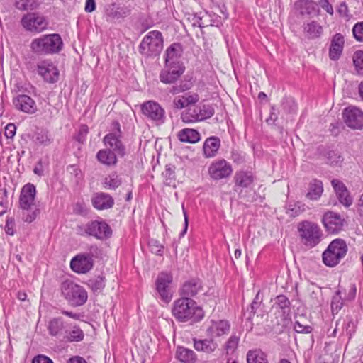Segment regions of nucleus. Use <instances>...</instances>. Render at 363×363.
Masks as SVG:
<instances>
[{
  "instance_id": "1",
  "label": "nucleus",
  "mask_w": 363,
  "mask_h": 363,
  "mask_svg": "<svg viewBox=\"0 0 363 363\" xmlns=\"http://www.w3.org/2000/svg\"><path fill=\"white\" fill-rule=\"evenodd\" d=\"M172 312L175 318L181 322L196 323L204 316L203 309L194 300L185 296L174 301Z\"/></svg>"
},
{
  "instance_id": "2",
  "label": "nucleus",
  "mask_w": 363,
  "mask_h": 363,
  "mask_svg": "<svg viewBox=\"0 0 363 363\" xmlns=\"http://www.w3.org/2000/svg\"><path fill=\"white\" fill-rule=\"evenodd\" d=\"M36 195L35 186L28 183L24 185L21 191L19 197L20 208L24 211L23 220L27 223H32L40 213V210L35 206Z\"/></svg>"
},
{
  "instance_id": "3",
  "label": "nucleus",
  "mask_w": 363,
  "mask_h": 363,
  "mask_svg": "<svg viewBox=\"0 0 363 363\" xmlns=\"http://www.w3.org/2000/svg\"><path fill=\"white\" fill-rule=\"evenodd\" d=\"M63 42L59 34H47L35 38L30 43L32 51L38 55L56 54L60 52Z\"/></svg>"
},
{
  "instance_id": "4",
  "label": "nucleus",
  "mask_w": 363,
  "mask_h": 363,
  "mask_svg": "<svg viewBox=\"0 0 363 363\" xmlns=\"http://www.w3.org/2000/svg\"><path fill=\"white\" fill-rule=\"evenodd\" d=\"M297 231L301 242L308 248L317 246L322 240V230L314 222L303 220L298 223Z\"/></svg>"
},
{
  "instance_id": "5",
  "label": "nucleus",
  "mask_w": 363,
  "mask_h": 363,
  "mask_svg": "<svg viewBox=\"0 0 363 363\" xmlns=\"http://www.w3.org/2000/svg\"><path fill=\"white\" fill-rule=\"evenodd\" d=\"M163 37L161 32L152 30L144 36L140 43L139 52L145 57H156L163 49Z\"/></svg>"
},
{
  "instance_id": "6",
  "label": "nucleus",
  "mask_w": 363,
  "mask_h": 363,
  "mask_svg": "<svg viewBox=\"0 0 363 363\" xmlns=\"http://www.w3.org/2000/svg\"><path fill=\"white\" fill-rule=\"evenodd\" d=\"M347 252L345 241L340 238L333 240L322 254L323 262L328 267H333L338 264Z\"/></svg>"
},
{
  "instance_id": "7",
  "label": "nucleus",
  "mask_w": 363,
  "mask_h": 363,
  "mask_svg": "<svg viewBox=\"0 0 363 363\" xmlns=\"http://www.w3.org/2000/svg\"><path fill=\"white\" fill-rule=\"evenodd\" d=\"M62 293L69 305L77 307L84 305L88 298L86 291L71 281L62 284Z\"/></svg>"
},
{
  "instance_id": "8",
  "label": "nucleus",
  "mask_w": 363,
  "mask_h": 363,
  "mask_svg": "<svg viewBox=\"0 0 363 363\" xmlns=\"http://www.w3.org/2000/svg\"><path fill=\"white\" fill-rule=\"evenodd\" d=\"M214 108L208 104H191L182 113L181 118L185 123L201 121L212 117Z\"/></svg>"
},
{
  "instance_id": "9",
  "label": "nucleus",
  "mask_w": 363,
  "mask_h": 363,
  "mask_svg": "<svg viewBox=\"0 0 363 363\" xmlns=\"http://www.w3.org/2000/svg\"><path fill=\"white\" fill-rule=\"evenodd\" d=\"M142 113L148 119L158 124L162 123L165 119L164 108L156 101H147L140 105Z\"/></svg>"
},
{
  "instance_id": "10",
  "label": "nucleus",
  "mask_w": 363,
  "mask_h": 363,
  "mask_svg": "<svg viewBox=\"0 0 363 363\" xmlns=\"http://www.w3.org/2000/svg\"><path fill=\"white\" fill-rule=\"evenodd\" d=\"M23 26L30 32L40 33L45 30L48 25L46 18L38 13H30L21 19Z\"/></svg>"
},
{
  "instance_id": "11",
  "label": "nucleus",
  "mask_w": 363,
  "mask_h": 363,
  "mask_svg": "<svg viewBox=\"0 0 363 363\" xmlns=\"http://www.w3.org/2000/svg\"><path fill=\"white\" fill-rule=\"evenodd\" d=\"M322 223L328 233L337 234L343 230L345 219L337 213L328 211L324 213Z\"/></svg>"
},
{
  "instance_id": "12",
  "label": "nucleus",
  "mask_w": 363,
  "mask_h": 363,
  "mask_svg": "<svg viewBox=\"0 0 363 363\" xmlns=\"http://www.w3.org/2000/svg\"><path fill=\"white\" fill-rule=\"evenodd\" d=\"M172 282V276L167 272H161L158 274L156 279V289L160 298L164 303H169L172 294L170 291V284Z\"/></svg>"
},
{
  "instance_id": "13",
  "label": "nucleus",
  "mask_w": 363,
  "mask_h": 363,
  "mask_svg": "<svg viewBox=\"0 0 363 363\" xmlns=\"http://www.w3.org/2000/svg\"><path fill=\"white\" fill-rule=\"evenodd\" d=\"M94 267V259L89 253H80L74 256L70 262V267L77 274H86Z\"/></svg>"
},
{
  "instance_id": "14",
  "label": "nucleus",
  "mask_w": 363,
  "mask_h": 363,
  "mask_svg": "<svg viewBox=\"0 0 363 363\" xmlns=\"http://www.w3.org/2000/svg\"><path fill=\"white\" fill-rule=\"evenodd\" d=\"M232 172L231 165L224 159L214 161L208 167V174L215 180L227 178L231 175Z\"/></svg>"
},
{
  "instance_id": "15",
  "label": "nucleus",
  "mask_w": 363,
  "mask_h": 363,
  "mask_svg": "<svg viewBox=\"0 0 363 363\" xmlns=\"http://www.w3.org/2000/svg\"><path fill=\"white\" fill-rule=\"evenodd\" d=\"M184 65L164 64L160 73V80L164 84H174L184 72Z\"/></svg>"
},
{
  "instance_id": "16",
  "label": "nucleus",
  "mask_w": 363,
  "mask_h": 363,
  "mask_svg": "<svg viewBox=\"0 0 363 363\" xmlns=\"http://www.w3.org/2000/svg\"><path fill=\"white\" fill-rule=\"evenodd\" d=\"M343 119L346 125L353 129L363 127V112L355 106H349L344 109Z\"/></svg>"
},
{
  "instance_id": "17",
  "label": "nucleus",
  "mask_w": 363,
  "mask_h": 363,
  "mask_svg": "<svg viewBox=\"0 0 363 363\" xmlns=\"http://www.w3.org/2000/svg\"><path fill=\"white\" fill-rule=\"evenodd\" d=\"M37 70L38 74L49 83H55L58 80L59 71L50 60L38 62Z\"/></svg>"
},
{
  "instance_id": "18",
  "label": "nucleus",
  "mask_w": 363,
  "mask_h": 363,
  "mask_svg": "<svg viewBox=\"0 0 363 363\" xmlns=\"http://www.w3.org/2000/svg\"><path fill=\"white\" fill-rule=\"evenodd\" d=\"M88 235L103 240L111 237L112 230L104 220H93L86 224Z\"/></svg>"
},
{
  "instance_id": "19",
  "label": "nucleus",
  "mask_w": 363,
  "mask_h": 363,
  "mask_svg": "<svg viewBox=\"0 0 363 363\" xmlns=\"http://www.w3.org/2000/svg\"><path fill=\"white\" fill-rule=\"evenodd\" d=\"M116 125L117 126L118 133H111L107 134L104 138L103 141L106 146L110 147V150H112L111 151L123 157L125 155V148L120 139V125L118 122H116Z\"/></svg>"
},
{
  "instance_id": "20",
  "label": "nucleus",
  "mask_w": 363,
  "mask_h": 363,
  "mask_svg": "<svg viewBox=\"0 0 363 363\" xmlns=\"http://www.w3.org/2000/svg\"><path fill=\"white\" fill-rule=\"evenodd\" d=\"M303 34L308 40H316L321 37L323 33V27L319 22L315 20H310L303 22Z\"/></svg>"
},
{
  "instance_id": "21",
  "label": "nucleus",
  "mask_w": 363,
  "mask_h": 363,
  "mask_svg": "<svg viewBox=\"0 0 363 363\" xmlns=\"http://www.w3.org/2000/svg\"><path fill=\"white\" fill-rule=\"evenodd\" d=\"M15 107L24 113L33 114L37 111L35 101L29 96L20 94L13 99Z\"/></svg>"
},
{
  "instance_id": "22",
  "label": "nucleus",
  "mask_w": 363,
  "mask_h": 363,
  "mask_svg": "<svg viewBox=\"0 0 363 363\" xmlns=\"http://www.w3.org/2000/svg\"><path fill=\"white\" fill-rule=\"evenodd\" d=\"M182 52L183 49L180 43H172L165 51L164 64L184 65L180 61Z\"/></svg>"
},
{
  "instance_id": "23",
  "label": "nucleus",
  "mask_w": 363,
  "mask_h": 363,
  "mask_svg": "<svg viewBox=\"0 0 363 363\" xmlns=\"http://www.w3.org/2000/svg\"><path fill=\"white\" fill-rule=\"evenodd\" d=\"M91 203L97 210H105L113 207L114 200L108 194L97 192L93 194L91 197Z\"/></svg>"
},
{
  "instance_id": "24",
  "label": "nucleus",
  "mask_w": 363,
  "mask_h": 363,
  "mask_svg": "<svg viewBox=\"0 0 363 363\" xmlns=\"http://www.w3.org/2000/svg\"><path fill=\"white\" fill-rule=\"evenodd\" d=\"M203 289L202 282L199 279H191L185 281L181 289V294L189 298L194 297Z\"/></svg>"
},
{
  "instance_id": "25",
  "label": "nucleus",
  "mask_w": 363,
  "mask_h": 363,
  "mask_svg": "<svg viewBox=\"0 0 363 363\" xmlns=\"http://www.w3.org/2000/svg\"><path fill=\"white\" fill-rule=\"evenodd\" d=\"M230 325L227 320H212L211 325L206 330V333L211 337H220L223 335L227 334L230 330Z\"/></svg>"
},
{
  "instance_id": "26",
  "label": "nucleus",
  "mask_w": 363,
  "mask_h": 363,
  "mask_svg": "<svg viewBox=\"0 0 363 363\" xmlns=\"http://www.w3.org/2000/svg\"><path fill=\"white\" fill-rule=\"evenodd\" d=\"M344 37L341 33H336L332 38L329 48V57L332 60H337L343 50Z\"/></svg>"
},
{
  "instance_id": "27",
  "label": "nucleus",
  "mask_w": 363,
  "mask_h": 363,
  "mask_svg": "<svg viewBox=\"0 0 363 363\" xmlns=\"http://www.w3.org/2000/svg\"><path fill=\"white\" fill-rule=\"evenodd\" d=\"M332 185L340 202L346 207L350 206L352 203V198L345 184L339 180L334 179L332 181Z\"/></svg>"
},
{
  "instance_id": "28",
  "label": "nucleus",
  "mask_w": 363,
  "mask_h": 363,
  "mask_svg": "<svg viewBox=\"0 0 363 363\" xmlns=\"http://www.w3.org/2000/svg\"><path fill=\"white\" fill-rule=\"evenodd\" d=\"M294 8L302 16H311L313 13L318 15L320 12L316 2L313 0H298L294 4Z\"/></svg>"
},
{
  "instance_id": "29",
  "label": "nucleus",
  "mask_w": 363,
  "mask_h": 363,
  "mask_svg": "<svg viewBox=\"0 0 363 363\" xmlns=\"http://www.w3.org/2000/svg\"><path fill=\"white\" fill-rule=\"evenodd\" d=\"M130 10L127 6H118L112 4L106 9V16L107 21H120L128 16Z\"/></svg>"
},
{
  "instance_id": "30",
  "label": "nucleus",
  "mask_w": 363,
  "mask_h": 363,
  "mask_svg": "<svg viewBox=\"0 0 363 363\" xmlns=\"http://www.w3.org/2000/svg\"><path fill=\"white\" fill-rule=\"evenodd\" d=\"M84 333L80 327L76 324L67 325L65 330L63 340L66 342H81L84 340Z\"/></svg>"
},
{
  "instance_id": "31",
  "label": "nucleus",
  "mask_w": 363,
  "mask_h": 363,
  "mask_svg": "<svg viewBox=\"0 0 363 363\" xmlns=\"http://www.w3.org/2000/svg\"><path fill=\"white\" fill-rule=\"evenodd\" d=\"M199 100L197 94L186 93L184 95L177 96L172 101L173 107L176 109H182L189 107L191 104H195Z\"/></svg>"
},
{
  "instance_id": "32",
  "label": "nucleus",
  "mask_w": 363,
  "mask_h": 363,
  "mask_svg": "<svg viewBox=\"0 0 363 363\" xmlns=\"http://www.w3.org/2000/svg\"><path fill=\"white\" fill-rule=\"evenodd\" d=\"M193 341L194 347L198 352L211 354L218 348V343L213 340V337L204 340H197L194 338Z\"/></svg>"
},
{
  "instance_id": "33",
  "label": "nucleus",
  "mask_w": 363,
  "mask_h": 363,
  "mask_svg": "<svg viewBox=\"0 0 363 363\" xmlns=\"http://www.w3.org/2000/svg\"><path fill=\"white\" fill-rule=\"evenodd\" d=\"M65 328V323L61 317L51 318L47 325L49 334L55 337L64 335Z\"/></svg>"
},
{
  "instance_id": "34",
  "label": "nucleus",
  "mask_w": 363,
  "mask_h": 363,
  "mask_svg": "<svg viewBox=\"0 0 363 363\" xmlns=\"http://www.w3.org/2000/svg\"><path fill=\"white\" fill-rule=\"evenodd\" d=\"M96 159L100 163L108 167L117 163L116 153L110 149L100 150L96 154Z\"/></svg>"
},
{
  "instance_id": "35",
  "label": "nucleus",
  "mask_w": 363,
  "mask_h": 363,
  "mask_svg": "<svg viewBox=\"0 0 363 363\" xmlns=\"http://www.w3.org/2000/svg\"><path fill=\"white\" fill-rule=\"evenodd\" d=\"M234 179L236 186L248 188L254 182V177L250 172L240 171L235 173Z\"/></svg>"
},
{
  "instance_id": "36",
  "label": "nucleus",
  "mask_w": 363,
  "mask_h": 363,
  "mask_svg": "<svg viewBox=\"0 0 363 363\" xmlns=\"http://www.w3.org/2000/svg\"><path fill=\"white\" fill-rule=\"evenodd\" d=\"M220 146V139L217 137H211L206 140L203 144V152L206 157L216 155Z\"/></svg>"
},
{
  "instance_id": "37",
  "label": "nucleus",
  "mask_w": 363,
  "mask_h": 363,
  "mask_svg": "<svg viewBox=\"0 0 363 363\" xmlns=\"http://www.w3.org/2000/svg\"><path fill=\"white\" fill-rule=\"evenodd\" d=\"M323 191V186L322 182L313 179L309 184V189L306 197L310 200L316 201L320 199Z\"/></svg>"
},
{
  "instance_id": "38",
  "label": "nucleus",
  "mask_w": 363,
  "mask_h": 363,
  "mask_svg": "<svg viewBox=\"0 0 363 363\" xmlns=\"http://www.w3.org/2000/svg\"><path fill=\"white\" fill-rule=\"evenodd\" d=\"M177 358L183 363H194L196 360L195 352L184 347H178L176 352Z\"/></svg>"
},
{
  "instance_id": "39",
  "label": "nucleus",
  "mask_w": 363,
  "mask_h": 363,
  "mask_svg": "<svg viewBox=\"0 0 363 363\" xmlns=\"http://www.w3.org/2000/svg\"><path fill=\"white\" fill-rule=\"evenodd\" d=\"M178 138L182 142L195 143L199 141L200 134L194 129L184 128L178 133Z\"/></svg>"
},
{
  "instance_id": "40",
  "label": "nucleus",
  "mask_w": 363,
  "mask_h": 363,
  "mask_svg": "<svg viewBox=\"0 0 363 363\" xmlns=\"http://www.w3.org/2000/svg\"><path fill=\"white\" fill-rule=\"evenodd\" d=\"M247 363H268L267 355L260 350H250L247 354Z\"/></svg>"
},
{
  "instance_id": "41",
  "label": "nucleus",
  "mask_w": 363,
  "mask_h": 363,
  "mask_svg": "<svg viewBox=\"0 0 363 363\" xmlns=\"http://www.w3.org/2000/svg\"><path fill=\"white\" fill-rule=\"evenodd\" d=\"M121 179L116 173L113 172L105 177L104 181V187L107 189H116L121 184Z\"/></svg>"
},
{
  "instance_id": "42",
  "label": "nucleus",
  "mask_w": 363,
  "mask_h": 363,
  "mask_svg": "<svg viewBox=\"0 0 363 363\" xmlns=\"http://www.w3.org/2000/svg\"><path fill=\"white\" fill-rule=\"evenodd\" d=\"M87 284L94 294H99L105 286V280L104 277L99 276L89 279Z\"/></svg>"
},
{
  "instance_id": "43",
  "label": "nucleus",
  "mask_w": 363,
  "mask_h": 363,
  "mask_svg": "<svg viewBox=\"0 0 363 363\" xmlns=\"http://www.w3.org/2000/svg\"><path fill=\"white\" fill-rule=\"evenodd\" d=\"M306 211L305 204L301 202L289 203L286 207V213L291 217H296Z\"/></svg>"
},
{
  "instance_id": "44",
  "label": "nucleus",
  "mask_w": 363,
  "mask_h": 363,
  "mask_svg": "<svg viewBox=\"0 0 363 363\" xmlns=\"http://www.w3.org/2000/svg\"><path fill=\"white\" fill-rule=\"evenodd\" d=\"M340 294V291L337 290L332 298L331 310L333 314L338 313L343 306V300Z\"/></svg>"
},
{
  "instance_id": "45",
  "label": "nucleus",
  "mask_w": 363,
  "mask_h": 363,
  "mask_svg": "<svg viewBox=\"0 0 363 363\" xmlns=\"http://www.w3.org/2000/svg\"><path fill=\"white\" fill-rule=\"evenodd\" d=\"M352 60L357 74L363 75V50L354 52Z\"/></svg>"
},
{
  "instance_id": "46",
  "label": "nucleus",
  "mask_w": 363,
  "mask_h": 363,
  "mask_svg": "<svg viewBox=\"0 0 363 363\" xmlns=\"http://www.w3.org/2000/svg\"><path fill=\"white\" fill-rule=\"evenodd\" d=\"M343 330L350 338L354 333L356 330V323L351 316L347 315L344 320Z\"/></svg>"
},
{
  "instance_id": "47",
  "label": "nucleus",
  "mask_w": 363,
  "mask_h": 363,
  "mask_svg": "<svg viewBox=\"0 0 363 363\" xmlns=\"http://www.w3.org/2000/svg\"><path fill=\"white\" fill-rule=\"evenodd\" d=\"M275 305L283 311L284 313L290 311L291 303L289 298L284 295H279L275 298Z\"/></svg>"
},
{
  "instance_id": "48",
  "label": "nucleus",
  "mask_w": 363,
  "mask_h": 363,
  "mask_svg": "<svg viewBox=\"0 0 363 363\" xmlns=\"http://www.w3.org/2000/svg\"><path fill=\"white\" fill-rule=\"evenodd\" d=\"M240 341V337L236 335L235 334H233L229 339L228 340L226 344H225V350L227 352H234L239 343Z\"/></svg>"
},
{
  "instance_id": "49",
  "label": "nucleus",
  "mask_w": 363,
  "mask_h": 363,
  "mask_svg": "<svg viewBox=\"0 0 363 363\" xmlns=\"http://www.w3.org/2000/svg\"><path fill=\"white\" fill-rule=\"evenodd\" d=\"M50 137L46 130H40L36 135V143L40 145H48L50 143Z\"/></svg>"
},
{
  "instance_id": "50",
  "label": "nucleus",
  "mask_w": 363,
  "mask_h": 363,
  "mask_svg": "<svg viewBox=\"0 0 363 363\" xmlns=\"http://www.w3.org/2000/svg\"><path fill=\"white\" fill-rule=\"evenodd\" d=\"M354 38L359 42H363V21L356 23L352 29Z\"/></svg>"
},
{
  "instance_id": "51",
  "label": "nucleus",
  "mask_w": 363,
  "mask_h": 363,
  "mask_svg": "<svg viewBox=\"0 0 363 363\" xmlns=\"http://www.w3.org/2000/svg\"><path fill=\"white\" fill-rule=\"evenodd\" d=\"M327 162L330 164H337L341 160L340 156L335 151L330 150L326 153Z\"/></svg>"
},
{
  "instance_id": "52",
  "label": "nucleus",
  "mask_w": 363,
  "mask_h": 363,
  "mask_svg": "<svg viewBox=\"0 0 363 363\" xmlns=\"http://www.w3.org/2000/svg\"><path fill=\"white\" fill-rule=\"evenodd\" d=\"M294 329L296 333H309L311 332V327L309 325H303L298 321H296L294 325Z\"/></svg>"
},
{
  "instance_id": "53",
  "label": "nucleus",
  "mask_w": 363,
  "mask_h": 363,
  "mask_svg": "<svg viewBox=\"0 0 363 363\" xmlns=\"http://www.w3.org/2000/svg\"><path fill=\"white\" fill-rule=\"evenodd\" d=\"M318 4L330 15L334 13L333 7L328 0H318Z\"/></svg>"
},
{
  "instance_id": "54",
  "label": "nucleus",
  "mask_w": 363,
  "mask_h": 363,
  "mask_svg": "<svg viewBox=\"0 0 363 363\" xmlns=\"http://www.w3.org/2000/svg\"><path fill=\"white\" fill-rule=\"evenodd\" d=\"M16 127L13 123H9L5 128V136L7 138H12L16 134Z\"/></svg>"
},
{
  "instance_id": "55",
  "label": "nucleus",
  "mask_w": 363,
  "mask_h": 363,
  "mask_svg": "<svg viewBox=\"0 0 363 363\" xmlns=\"http://www.w3.org/2000/svg\"><path fill=\"white\" fill-rule=\"evenodd\" d=\"M163 175L166 179L167 184L170 185L172 180L174 179V172L171 168L167 167Z\"/></svg>"
},
{
  "instance_id": "56",
  "label": "nucleus",
  "mask_w": 363,
  "mask_h": 363,
  "mask_svg": "<svg viewBox=\"0 0 363 363\" xmlns=\"http://www.w3.org/2000/svg\"><path fill=\"white\" fill-rule=\"evenodd\" d=\"M14 220L13 218H7L6 225H5V232L6 234L13 235L14 234Z\"/></svg>"
},
{
  "instance_id": "57",
  "label": "nucleus",
  "mask_w": 363,
  "mask_h": 363,
  "mask_svg": "<svg viewBox=\"0 0 363 363\" xmlns=\"http://www.w3.org/2000/svg\"><path fill=\"white\" fill-rule=\"evenodd\" d=\"M357 288L355 284H351L350 289L346 295L345 300L353 301L355 298Z\"/></svg>"
},
{
  "instance_id": "58",
  "label": "nucleus",
  "mask_w": 363,
  "mask_h": 363,
  "mask_svg": "<svg viewBox=\"0 0 363 363\" xmlns=\"http://www.w3.org/2000/svg\"><path fill=\"white\" fill-rule=\"evenodd\" d=\"M32 363H53V362L49 357L39 354L33 358Z\"/></svg>"
},
{
  "instance_id": "59",
  "label": "nucleus",
  "mask_w": 363,
  "mask_h": 363,
  "mask_svg": "<svg viewBox=\"0 0 363 363\" xmlns=\"http://www.w3.org/2000/svg\"><path fill=\"white\" fill-rule=\"evenodd\" d=\"M261 301H262V300L259 298V294L257 293V294L255 297L252 303L250 305L251 313H252L254 315L256 313V310L259 307Z\"/></svg>"
},
{
  "instance_id": "60",
  "label": "nucleus",
  "mask_w": 363,
  "mask_h": 363,
  "mask_svg": "<svg viewBox=\"0 0 363 363\" xmlns=\"http://www.w3.org/2000/svg\"><path fill=\"white\" fill-rule=\"evenodd\" d=\"M96 9L95 0H86L84 10L87 13H91Z\"/></svg>"
},
{
  "instance_id": "61",
  "label": "nucleus",
  "mask_w": 363,
  "mask_h": 363,
  "mask_svg": "<svg viewBox=\"0 0 363 363\" xmlns=\"http://www.w3.org/2000/svg\"><path fill=\"white\" fill-rule=\"evenodd\" d=\"M203 16H201L198 13L195 14L194 16V22L193 23V26L197 25L200 28L207 26V25H206L205 22L203 21Z\"/></svg>"
},
{
  "instance_id": "62",
  "label": "nucleus",
  "mask_w": 363,
  "mask_h": 363,
  "mask_svg": "<svg viewBox=\"0 0 363 363\" xmlns=\"http://www.w3.org/2000/svg\"><path fill=\"white\" fill-rule=\"evenodd\" d=\"M182 212H183L184 217V230L180 233V235L184 236L186 234L187 229H188L189 218H188V215H187L186 211L184 208V205L182 204Z\"/></svg>"
},
{
  "instance_id": "63",
  "label": "nucleus",
  "mask_w": 363,
  "mask_h": 363,
  "mask_svg": "<svg viewBox=\"0 0 363 363\" xmlns=\"http://www.w3.org/2000/svg\"><path fill=\"white\" fill-rule=\"evenodd\" d=\"M337 12L341 16H348V8L345 2H342L338 7Z\"/></svg>"
},
{
  "instance_id": "64",
  "label": "nucleus",
  "mask_w": 363,
  "mask_h": 363,
  "mask_svg": "<svg viewBox=\"0 0 363 363\" xmlns=\"http://www.w3.org/2000/svg\"><path fill=\"white\" fill-rule=\"evenodd\" d=\"M151 247H152V250L153 251L154 250V247H155V252L157 255H162V249H163V247L162 245H160L157 241L156 240H152L151 241Z\"/></svg>"
}]
</instances>
